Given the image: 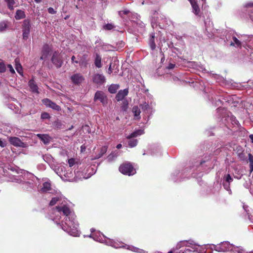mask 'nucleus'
<instances>
[{"label":"nucleus","instance_id":"1","mask_svg":"<svg viewBox=\"0 0 253 253\" xmlns=\"http://www.w3.org/2000/svg\"><path fill=\"white\" fill-rule=\"evenodd\" d=\"M57 196L53 197L49 203L50 206L56 204L58 205L53 209L49 214V218L71 236L77 237L80 235L79 223L76 220L74 212L70 208L65 198L59 192L56 191Z\"/></svg>","mask_w":253,"mask_h":253},{"label":"nucleus","instance_id":"2","mask_svg":"<svg viewBox=\"0 0 253 253\" xmlns=\"http://www.w3.org/2000/svg\"><path fill=\"white\" fill-rule=\"evenodd\" d=\"M91 234L87 237L92 238L94 240L105 244L115 248L124 247L123 244L121 242H117L108 238L100 231H95L93 228L90 229Z\"/></svg>","mask_w":253,"mask_h":253},{"label":"nucleus","instance_id":"3","mask_svg":"<svg viewBox=\"0 0 253 253\" xmlns=\"http://www.w3.org/2000/svg\"><path fill=\"white\" fill-rule=\"evenodd\" d=\"M214 250L218 252H237L239 253H244L243 249L240 247H235L233 244H230L228 241H224L221 242L214 247Z\"/></svg>","mask_w":253,"mask_h":253},{"label":"nucleus","instance_id":"4","mask_svg":"<svg viewBox=\"0 0 253 253\" xmlns=\"http://www.w3.org/2000/svg\"><path fill=\"white\" fill-rule=\"evenodd\" d=\"M182 247H187L191 248L193 251L189 249H186L184 251V253H191L192 252H195L200 253L201 252L200 245L195 243L193 241L189 240V241H182L179 242L176 245V249H179Z\"/></svg>","mask_w":253,"mask_h":253},{"label":"nucleus","instance_id":"5","mask_svg":"<svg viewBox=\"0 0 253 253\" xmlns=\"http://www.w3.org/2000/svg\"><path fill=\"white\" fill-rule=\"evenodd\" d=\"M217 114L219 117L221 118V120L223 121V119H224V121H227V122L230 121L231 123L235 126L239 127L240 124L238 121L236 119V118L233 115H228L227 117L225 116H222L223 114H225L226 113V110L224 108H218L217 109Z\"/></svg>","mask_w":253,"mask_h":253},{"label":"nucleus","instance_id":"6","mask_svg":"<svg viewBox=\"0 0 253 253\" xmlns=\"http://www.w3.org/2000/svg\"><path fill=\"white\" fill-rule=\"evenodd\" d=\"M119 171L123 174L128 176L132 175L136 173L135 169L130 163H126L119 167Z\"/></svg>","mask_w":253,"mask_h":253},{"label":"nucleus","instance_id":"7","mask_svg":"<svg viewBox=\"0 0 253 253\" xmlns=\"http://www.w3.org/2000/svg\"><path fill=\"white\" fill-rule=\"evenodd\" d=\"M144 133V131L141 129L137 130L133 132H132L129 135L126 136V138L129 140L128 141V145L129 147L132 148L136 146L137 144V140L134 139L135 137H136L138 136L141 135V134Z\"/></svg>","mask_w":253,"mask_h":253},{"label":"nucleus","instance_id":"8","mask_svg":"<svg viewBox=\"0 0 253 253\" xmlns=\"http://www.w3.org/2000/svg\"><path fill=\"white\" fill-rule=\"evenodd\" d=\"M31 23L29 19H26L23 21L22 30V36L23 39L24 40H26L29 38L30 29H31Z\"/></svg>","mask_w":253,"mask_h":253},{"label":"nucleus","instance_id":"9","mask_svg":"<svg viewBox=\"0 0 253 253\" xmlns=\"http://www.w3.org/2000/svg\"><path fill=\"white\" fill-rule=\"evenodd\" d=\"M241 40L243 41V46L245 48L253 50V36L244 35L242 37Z\"/></svg>","mask_w":253,"mask_h":253},{"label":"nucleus","instance_id":"10","mask_svg":"<svg viewBox=\"0 0 253 253\" xmlns=\"http://www.w3.org/2000/svg\"><path fill=\"white\" fill-rule=\"evenodd\" d=\"M226 43L230 46L236 47H240L243 44V42H241L234 36H229L228 38H226Z\"/></svg>","mask_w":253,"mask_h":253},{"label":"nucleus","instance_id":"11","mask_svg":"<svg viewBox=\"0 0 253 253\" xmlns=\"http://www.w3.org/2000/svg\"><path fill=\"white\" fill-rule=\"evenodd\" d=\"M232 181L233 178L229 174H226L224 175L222 179V184L224 189L228 191L230 194H231L232 192L230 185Z\"/></svg>","mask_w":253,"mask_h":253},{"label":"nucleus","instance_id":"12","mask_svg":"<svg viewBox=\"0 0 253 253\" xmlns=\"http://www.w3.org/2000/svg\"><path fill=\"white\" fill-rule=\"evenodd\" d=\"M10 143L16 147L26 148L27 144L22 142L19 138L17 137H9L8 138Z\"/></svg>","mask_w":253,"mask_h":253},{"label":"nucleus","instance_id":"13","mask_svg":"<svg viewBox=\"0 0 253 253\" xmlns=\"http://www.w3.org/2000/svg\"><path fill=\"white\" fill-rule=\"evenodd\" d=\"M86 171L88 172L87 174H86V173H82L81 175H80V174L79 173V172H77L76 174L77 176L79 177V179H82L89 178L95 173L96 169L94 168V166L93 167L89 166L86 168Z\"/></svg>","mask_w":253,"mask_h":253},{"label":"nucleus","instance_id":"14","mask_svg":"<svg viewBox=\"0 0 253 253\" xmlns=\"http://www.w3.org/2000/svg\"><path fill=\"white\" fill-rule=\"evenodd\" d=\"M72 83L75 85H79L84 80V76L80 73H76L70 77Z\"/></svg>","mask_w":253,"mask_h":253},{"label":"nucleus","instance_id":"15","mask_svg":"<svg viewBox=\"0 0 253 253\" xmlns=\"http://www.w3.org/2000/svg\"><path fill=\"white\" fill-rule=\"evenodd\" d=\"M94 101L99 100L103 105L107 104V98L104 93L101 91H97L94 97Z\"/></svg>","mask_w":253,"mask_h":253},{"label":"nucleus","instance_id":"16","mask_svg":"<svg viewBox=\"0 0 253 253\" xmlns=\"http://www.w3.org/2000/svg\"><path fill=\"white\" fill-rule=\"evenodd\" d=\"M51 61L53 64L57 68H60V67H61L63 63V61L61 59V56H60V54L57 52H55L53 53V55L51 58Z\"/></svg>","mask_w":253,"mask_h":253},{"label":"nucleus","instance_id":"17","mask_svg":"<svg viewBox=\"0 0 253 253\" xmlns=\"http://www.w3.org/2000/svg\"><path fill=\"white\" fill-rule=\"evenodd\" d=\"M93 82L98 85H102L106 82V78L103 74H95L92 77Z\"/></svg>","mask_w":253,"mask_h":253},{"label":"nucleus","instance_id":"18","mask_svg":"<svg viewBox=\"0 0 253 253\" xmlns=\"http://www.w3.org/2000/svg\"><path fill=\"white\" fill-rule=\"evenodd\" d=\"M42 102L46 107H50L56 111L61 110V108L59 105H57L55 103L52 102L48 98L42 99Z\"/></svg>","mask_w":253,"mask_h":253},{"label":"nucleus","instance_id":"19","mask_svg":"<svg viewBox=\"0 0 253 253\" xmlns=\"http://www.w3.org/2000/svg\"><path fill=\"white\" fill-rule=\"evenodd\" d=\"M51 50V48L49 45L44 44L42 47V55L41 57V59L45 60L47 57L48 55Z\"/></svg>","mask_w":253,"mask_h":253},{"label":"nucleus","instance_id":"20","mask_svg":"<svg viewBox=\"0 0 253 253\" xmlns=\"http://www.w3.org/2000/svg\"><path fill=\"white\" fill-rule=\"evenodd\" d=\"M37 136L44 144H49L51 140V137L48 134H38Z\"/></svg>","mask_w":253,"mask_h":253},{"label":"nucleus","instance_id":"21","mask_svg":"<svg viewBox=\"0 0 253 253\" xmlns=\"http://www.w3.org/2000/svg\"><path fill=\"white\" fill-rule=\"evenodd\" d=\"M128 92V90L126 89L120 90L116 95V99L118 101L122 100L127 95Z\"/></svg>","mask_w":253,"mask_h":253},{"label":"nucleus","instance_id":"22","mask_svg":"<svg viewBox=\"0 0 253 253\" xmlns=\"http://www.w3.org/2000/svg\"><path fill=\"white\" fill-rule=\"evenodd\" d=\"M244 7L247 8V11L251 12L249 15L251 19L253 21V2H250L246 3L244 5Z\"/></svg>","mask_w":253,"mask_h":253},{"label":"nucleus","instance_id":"23","mask_svg":"<svg viewBox=\"0 0 253 253\" xmlns=\"http://www.w3.org/2000/svg\"><path fill=\"white\" fill-rule=\"evenodd\" d=\"M29 86L33 92L34 93H39L38 91V87L37 85L35 84L34 80H30L28 83Z\"/></svg>","mask_w":253,"mask_h":253},{"label":"nucleus","instance_id":"24","mask_svg":"<svg viewBox=\"0 0 253 253\" xmlns=\"http://www.w3.org/2000/svg\"><path fill=\"white\" fill-rule=\"evenodd\" d=\"M155 34L152 33L150 35L149 40V45L151 49L153 50L156 48V44L155 42Z\"/></svg>","mask_w":253,"mask_h":253},{"label":"nucleus","instance_id":"25","mask_svg":"<svg viewBox=\"0 0 253 253\" xmlns=\"http://www.w3.org/2000/svg\"><path fill=\"white\" fill-rule=\"evenodd\" d=\"M132 111L133 113L135 119L139 120L140 118V114L141 113L139 107L137 106H134L132 108Z\"/></svg>","mask_w":253,"mask_h":253},{"label":"nucleus","instance_id":"26","mask_svg":"<svg viewBox=\"0 0 253 253\" xmlns=\"http://www.w3.org/2000/svg\"><path fill=\"white\" fill-rule=\"evenodd\" d=\"M26 17V15L25 12L21 9H18L16 11V13L15 15V18L16 20H20Z\"/></svg>","mask_w":253,"mask_h":253},{"label":"nucleus","instance_id":"27","mask_svg":"<svg viewBox=\"0 0 253 253\" xmlns=\"http://www.w3.org/2000/svg\"><path fill=\"white\" fill-rule=\"evenodd\" d=\"M108 146L105 145L101 147L100 148L99 152L96 154L95 158L99 159L101 158L104 154H105L107 150Z\"/></svg>","mask_w":253,"mask_h":253},{"label":"nucleus","instance_id":"28","mask_svg":"<svg viewBox=\"0 0 253 253\" xmlns=\"http://www.w3.org/2000/svg\"><path fill=\"white\" fill-rule=\"evenodd\" d=\"M51 189V184L49 182H45L42 184L41 191L42 192H47Z\"/></svg>","mask_w":253,"mask_h":253},{"label":"nucleus","instance_id":"29","mask_svg":"<svg viewBox=\"0 0 253 253\" xmlns=\"http://www.w3.org/2000/svg\"><path fill=\"white\" fill-rule=\"evenodd\" d=\"M94 64L95 66L98 68L102 67L101 57L98 54H96L94 59Z\"/></svg>","mask_w":253,"mask_h":253},{"label":"nucleus","instance_id":"30","mask_svg":"<svg viewBox=\"0 0 253 253\" xmlns=\"http://www.w3.org/2000/svg\"><path fill=\"white\" fill-rule=\"evenodd\" d=\"M119 85L117 84H112L108 88V91L111 93H115L119 89Z\"/></svg>","mask_w":253,"mask_h":253},{"label":"nucleus","instance_id":"31","mask_svg":"<svg viewBox=\"0 0 253 253\" xmlns=\"http://www.w3.org/2000/svg\"><path fill=\"white\" fill-rule=\"evenodd\" d=\"M248 160L249 162L250 173H251L253 171V156L249 153L248 154Z\"/></svg>","mask_w":253,"mask_h":253},{"label":"nucleus","instance_id":"32","mask_svg":"<svg viewBox=\"0 0 253 253\" xmlns=\"http://www.w3.org/2000/svg\"><path fill=\"white\" fill-rule=\"evenodd\" d=\"M192 8H193V12L197 15H199L200 12V8L196 2V1L192 3H191Z\"/></svg>","mask_w":253,"mask_h":253},{"label":"nucleus","instance_id":"33","mask_svg":"<svg viewBox=\"0 0 253 253\" xmlns=\"http://www.w3.org/2000/svg\"><path fill=\"white\" fill-rule=\"evenodd\" d=\"M102 49L105 51H111L114 50L115 49H117V47H114L112 45L109 44H103L102 45Z\"/></svg>","mask_w":253,"mask_h":253},{"label":"nucleus","instance_id":"34","mask_svg":"<svg viewBox=\"0 0 253 253\" xmlns=\"http://www.w3.org/2000/svg\"><path fill=\"white\" fill-rule=\"evenodd\" d=\"M118 152H114L110 154L108 157L107 159L109 162H112L118 156Z\"/></svg>","mask_w":253,"mask_h":253},{"label":"nucleus","instance_id":"35","mask_svg":"<svg viewBox=\"0 0 253 253\" xmlns=\"http://www.w3.org/2000/svg\"><path fill=\"white\" fill-rule=\"evenodd\" d=\"M43 159L44 161L47 163H51L53 161V158L50 155H45L43 156Z\"/></svg>","mask_w":253,"mask_h":253},{"label":"nucleus","instance_id":"36","mask_svg":"<svg viewBox=\"0 0 253 253\" xmlns=\"http://www.w3.org/2000/svg\"><path fill=\"white\" fill-rule=\"evenodd\" d=\"M5 1L7 3L8 7L10 10H13L14 8V4H15V1L14 0H5Z\"/></svg>","mask_w":253,"mask_h":253},{"label":"nucleus","instance_id":"37","mask_svg":"<svg viewBox=\"0 0 253 253\" xmlns=\"http://www.w3.org/2000/svg\"><path fill=\"white\" fill-rule=\"evenodd\" d=\"M127 247H128L127 249L131 250L134 252L141 253V252H143V251L142 250L139 249L134 247L133 246H127Z\"/></svg>","mask_w":253,"mask_h":253},{"label":"nucleus","instance_id":"38","mask_svg":"<svg viewBox=\"0 0 253 253\" xmlns=\"http://www.w3.org/2000/svg\"><path fill=\"white\" fill-rule=\"evenodd\" d=\"M15 69H16L17 72L20 75H22V74H23L22 67L21 65L20 64L17 63H16Z\"/></svg>","mask_w":253,"mask_h":253},{"label":"nucleus","instance_id":"39","mask_svg":"<svg viewBox=\"0 0 253 253\" xmlns=\"http://www.w3.org/2000/svg\"><path fill=\"white\" fill-rule=\"evenodd\" d=\"M7 28V25L4 22H0V32H3Z\"/></svg>","mask_w":253,"mask_h":253},{"label":"nucleus","instance_id":"40","mask_svg":"<svg viewBox=\"0 0 253 253\" xmlns=\"http://www.w3.org/2000/svg\"><path fill=\"white\" fill-rule=\"evenodd\" d=\"M114 26L112 24H107L103 26V29L106 30H111L114 28Z\"/></svg>","mask_w":253,"mask_h":253},{"label":"nucleus","instance_id":"41","mask_svg":"<svg viewBox=\"0 0 253 253\" xmlns=\"http://www.w3.org/2000/svg\"><path fill=\"white\" fill-rule=\"evenodd\" d=\"M68 164L70 167H73L76 165V162L74 158H71L68 160Z\"/></svg>","mask_w":253,"mask_h":253},{"label":"nucleus","instance_id":"42","mask_svg":"<svg viewBox=\"0 0 253 253\" xmlns=\"http://www.w3.org/2000/svg\"><path fill=\"white\" fill-rule=\"evenodd\" d=\"M141 108L143 110H147L149 108V106L148 103L144 102L141 104Z\"/></svg>","mask_w":253,"mask_h":253},{"label":"nucleus","instance_id":"43","mask_svg":"<svg viewBox=\"0 0 253 253\" xmlns=\"http://www.w3.org/2000/svg\"><path fill=\"white\" fill-rule=\"evenodd\" d=\"M6 68L4 63L0 62V72L3 73L5 71Z\"/></svg>","mask_w":253,"mask_h":253},{"label":"nucleus","instance_id":"44","mask_svg":"<svg viewBox=\"0 0 253 253\" xmlns=\"http://www.w3.org/2000/svg\"><path fill=\"white\" fill-rule=\"evenodd\" d=\"M50 118V116L47 113H43L41 115V118L42 119H47Z\"/></svg>","mask_w":253,"mask_h":253},{"label":"nucleus","instance_id":"45","mask_svg":"<svg viewBox=\"0 0 253 253\" xmlns=\"http://www.w3.org/2000/svg\"><path fill=\"white\" fill-rule=\"evenodd\" d=\"M80 66H84L86 67L87 65V62L85 60H82L80 61H79L78 63Z\"/></svg>","mask_w":253,"mask_h":253},{"label":"nucleus","instance_id":"46","mask_svg":"<svg viewBox=\"0 0 253 253\" xmlns=\"http://www.w3.org/2000/svg\"><path fill=\"white\" fill-rule=\"evenodd\" d=\"M77 172H79V173H80V175H81L82 174V173H86V174H88V172H87V171H86V169H84V170H83V171H78V170H77V171H75V175H76V176L77 178H79V177H78V176H77V174H76Z\"/></svg>","mask_w":253,"mask_h":253},{"label":"nucleus","instance_id":"47","mask_svg":"<svg viewBox=\"0 0 253 253\" xmlns=\"http://www.w3.org/2000/svg\"><path fill=\"white\" fill-rule=\"evenodd\" d=\"M129 12H130V11L129 10L125 9V10L120 11L119 13L121 16H122V15H126V14H128Z\"/></svg>","mask_w":253,"mask_h":253},{"label":"nucleus","instance_id":"48","mask_svg":"<svg viewBox=\"0 0 253 253\" xmlns=\"http://www.w3.org/2000/svg\"><path fill=\"white\" fill-rule=\"evenodd\" d=\"M115 68V65H113L112 63H111L108 69V73L111 74L113 72V70Z\"/></svg>","mask_w":253,"mask_h":253},{"label":"nucleus","instance_id":"49","mask_svg":"<svg viewBox=\"0 0 253 253\" xmlns=\"http://www.w3.org/2000/svg\"><path fill=\"white\" fill-rule=\"evenodd\" d=\"M48 12L50 14H54L56 13V11H55L52 7H49L47 9Z\"/></svg>","mask_w":253,"mask_h":253},{"label":"nucleus","instance_id":"50","mask_svg":"<svg viewBox=\"0 0 253 253\" xmlns=\"http://www.w3.org/2000/svg\"><path fill=\"white\" fill-rule=\"evenodd\" d=\"M7 67L9 69V70L11 73H12V74L15 73V71L11 65L8 64L7 65Z\"/></svg>","mask_w":253,"mask_h":253},{"label":"nucleus","instance_id":"51","mask_svg":"<svg viewBox=\"0 0 253 253\" xmlns=\"http://www.w3.org/2000/svg\"><path fill=\"white\" fill-rule=\"evenodd\" d=\"M125 45V43L123 42H121L119 43V46H118V48H117V49L118 50V49L119 48H121L122 47H123Z\"/></svg>","mask_w":253,"mask_h":253},{"label":"nucleus","instance_id":"52","mask_svg":"<svg viewBox=\"0 0 253 253\" xmlns=\"http://www.w3.org/2000/svg\"><path fill=\"white\" fill-rule=\"evenodd\" d=\"M6 146V143L3 142L1 139H0V146L1 147H4Z\"/></svg>","mask_w":253,"mask_h":253},{"label":"nucleus","instance_id":"53","mask_svg":"<svg viewBox=\"0 0 253 253\" xmlns=\"http://www.w3.org/2000/svg\"><path fill=\"white\" fill-rule=\"evenodd\" d=\"M71 60H72V63H79L78 60H75V56H73L71 57Z\"/></svg>","mask_w":253,"mask_h":253},{"label":"nucleus","instance_id":"54","mask_svg":"<svg viewBox=\"0 0 253 253\" xmlns=\"http://www.w3.org/2000/svg\"><path fill=\"white\" fill-rule=\"evenodd\" d=\"M174 67H175V64L170 63L169 65V66H168V68L169 69H172L174 68Z\"/></svg>","mask_w":253,"mask_h":253},{"label":"nucleus","instance_id":"55","mask_svg":"<svg viewBox=\"0 0 253 253\" xmlns=\"http://www.w3.org/2000/svg\"><path fill=\"white\" fill-rule=\"evenodd\" d=\"M249 137L251 139V142L253 143V133L250 135Z\"/></svg>","mask_w":253,"mask_h":253},{"label":"nucleus","instance_id":"56","mask_svg":"<svg viewBox=\"0 0 253 253\" xmlns=\"http://www.w3.org/2000/svg\"><path fill=\"white\" fill-rule=\"evenodd\" d=\"M172 52H176V51H178V49L176 47H173L172 49Z\"/></svg>","mask_w":253,"mask_h":253},{"label":"nucleus","instance_id":"57","mask_svg":"<svg viewBox=\"0 0 253 253\" xmlns=\"http://www.w3.org/2000/svg\"><path fill=\"white\" fill-rule=\"evenodd\" d=\"M122 145L121 144H119L117 145L116 147L117 149H120L122 147Z\"/></svg>","mask_w":253,"mask_h":253},{"label":"nucleus","instance_id":"58","mask_svg":"<svg viewBox=\"0 0 253 253\" xmlns=\"http://www.w3.org/2000/svg\"><path fill=\"white\" fill-rule=\"evenodd\" d=\"M209 160V159H207V160H204V161H203L200 162V164H199V165H202L203 163H205V162H206V161H208Z\"/></svg>","mask_w":253,"mask_h":253},{"label":"nucleus","instance_id":"59","mask_svg":"<svg viewBox=\"0 0 253 253\" xmlns=\"http://www.w3.org/2000/svg\"><path fill=\"white\" fill-rule=\"evenodd\" d=\"M34 0L36 3H40L42 0Z\"/></svg>","mask_w":253,"mask_h":253},{"label":"nucleus","instance_id":"60","mask_svg":"<svg viewBox=\"0 0 253 253\" xmlns=\"http://www.w3.org/2000/svg\"><path fill=\"white\" fill-rule=\"evenodd\" d=\"M211 246H212V247L211 248V249L212 250H214V247H215V246H216V245H213H213H212Z\"/></svg>","mask_w":253,"mask_h":253},{"label":"nucleus","instance_id":"61","mask_svg":"<svg viewBox=\"0 0 253 253\" xmlns=\"http://www.w3.org/2000/svg\"><path fill=\"white\" fill-rule=\"evenodd\" d=\"M139 24L140 25L141 27H143L144 26V24L142 22H140V23H139Z\"/></svg>","mask_w":253,"mask_h":253},{"label":"nucleus","instance_id":"62","mask_svg":"<svg viewBox=\"0 0 253 253\" xmlns=\"http://www.w3.org/2000/svg\"><path fill=\"white\" fill-rule=\"evenodd\" d=\"M188 0L190 2V3H192L196 1L195 0Z\"/></svg>","mask_w":253,"mask_h":253},{"label":"nucleus","instance_id":"63","mask_svg":"<svg viewBox=\"0 0 253 253\" xmlns=\"http://www.w3.org/2000/svg\"><path fill=\"white\" fill-rule=\"evenodd\" d=\"M175 253H184V252H183L182 250H180L179 252H176Z\"/></svg>","mask_w":253,"mask_h":253},{"label":"nucleus","instance_id":"64","mask_svg":"<svg viewBox=\"0 0 253 253\" xmlns=\"http://www.w3.org/2000/svg\"><path fill=\"white\" fill-rule=\"evenodd\" d=\"M219 152H220V150H217L216 151V152H215V153H216V154H216V155H217L218 153H219Z\"/></svg>","mask_w":253,"mask_h":253}]
</instances>
